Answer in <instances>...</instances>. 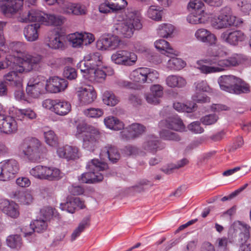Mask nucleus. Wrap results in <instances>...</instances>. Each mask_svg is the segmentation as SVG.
I'll return each instance as SVG.
<instances>
[{
	"mask_svg": "<svg viewBox=\"0 0 251 251\" xmlns=\"http://www.w3.org/2000/svg\"><path fill=\"white\" fill-rule=\"evenodd\" d=\"M103 102L108 106H114L119 102V98L111 91H105L102 94Z\"/></svg>",
	"mask_w": 251,
	"mask_h": 251,
	"instance_id": "38",
	"label": "nucleus"
},
{
	"mask_svg": "<svg viewBox=\"0 0 251 251\" xmlns=\"http://www.w3.org/2000/svg\"><path fill=\"white\" fill-rule=\"evenodd\" d=\"M151 93L157 97L161 98L163 94V88L159 84H155L151 87Z\"/></svg>",
	"mask_w": 251,
	"mask_h": 251,
	"instance_id": "64",
	"label": "nucleus"
},
{
	"mask_svg": "<svg viewBox=\"0 0 251 251\" xmlns=\"http://www.w3.org/2000/svg\"><path fill=\"white\" fill-rule=\"evenodd\" d=\"M240 10L245 14H248L251 11V3L247 0H243L238 3Z\"/></svg>",
	"mask_w": 251,
	"mask_h": 251,
	"instance_id": "63",
	"label": "nucleus"
},
{
	"mask_svg": "<svg viewBox=\"0 0 251 251\" xmlns=\"http://www.w3.org/2000/svg\"><path fill=\"white\" fill-rule=\"evenodd\" d=\"M45 85L47 92L56 93L65 90L68 86V82L64 79L53 77L47 80Z\"/></svg>",
	"mask_w": 251,
	"mask_h": 251,
	"instance_id": "16",
	"label": "nucleus"
},
{
	"mask_svg": "<svg viewBox=\"0 0 251 251\" xmlns=\"http://www.w3.org/2000/svg\"><path fill=\"white\" fill-rule=\"evenodd\" d=\"M41 215L44 217V219L47 221L52 217H54L59 219L60 215L56 211V209L50 207H47L42 208L40 211Z\"/></svg>",
	"mask_w": 251,
	"mask_h": 251,
	"instance_id": "48",
	"label": "nucleus"
},
{
	"mask_svg": "<svg viewBox=\"0 0 251 251\" xmlns=\"http://www.w3.org/2000/svg\"><path fill=\"white\" fill-rule=\"evenodd\" d=\"M170 128L176 131H184L185 130V126L182 120L176 117H169L166 120L161 121L159 123V126Z\"/></svg>",
	"mask_w": 251,
	"mask_h": 251,
	"instance_id": "24",
	"label": "nucleus"
},
{
	"mask_svg": "<svg viewBox=\"0 0 251 251\" xmlns=\"http://www.w3.org/2000/svg\"><path fill=\"white\" fill-rule=\"evenodd\" d=\"M19 66L15 68L19 73L28 72L37 69L38 66L41 62L42 57L39 54H30L27 52L22 59H19Z\"/></svg>",
	"mask_w": 251,
	"mask_h": 251,
	"instance_id": "8",
	"label": "nucleus"
},
{
	"mask_svg": "<svg viewBox=\"0 0 251 251\" xmlns=\"http://www.w3.org/2000/svg\"><path fill=\"white\" fill-rule=\"evenodd\" d=\"M26 91L29 97L37 98L40 95L47 92V90L45 84H39L38 86H27Z\"/></svg>",
	"mask_w": 251,
	"mask_h": 251,
	"instance_id": "32",
	"label": "nucleus"
},
{
	"mask_svg": "<svg viewBox=\"0 0 251 251\" xmlns=\"http://www.w3.org/2000/svg\"><path fill=\"white\" fill-rule=\"evenodd\" d=\"M174 29L175 28L173 25L164 23L160 24L158 26L157 32L160 36L163 38H167L173 33Z\"/></svg>",
	"mask_w": 251,
	"mask_h": 251,
	"instance_id": "41",
	"label": "nucleus"
},
{
	"mask_svg": "<svg viewBox=\"0 0 251 251\" xmlns=\"http://www.w3.org/2000/svg\"><path fill=\"white\" fill-rule=\"evenodd\" d=\"M30 226L32 228V231L25 232V236L31 235L33 231L40 232L44 231L47 229L48 225L47 221L44 219H39L34 220L30 224Z\"/></svg>",
	"mask_w": 251,
	"mask_h": 251,
	"instance_id": "31",
	"label": "nucleus"
},
{
	"mask_svg": "<svg viewBox=\"0 0 251 251\" xmlns=\"http://www.w3.org/2000/svg\"><path fill=\"white\" fill-rule=\"evenodd\" d=\"M40 27L38 24H34L28 25L25 27L24 35L27 41L34 42L38 39Z\"/></svg>",
	"mask_w": 251,
	"mask_h": 251,
	"instance_id": "26",
	"label": "nucleus"
},
{
	"mask_svg": "<svg viewBox=\"0 0 251 251\" xmlns=\"http://www.w3.org/2000/svg\"><path fill=\"white\" fill-rule=\"evenodd\" d=\"M236 18L230 14L229 10L225 8L221 10L218 16L211 19V24L213 27L217 29L226 28L236 24Z\"/></svg>",
	"mask_w": 251,
	"mask_h": 251,
	"instance_id": "9",
	"label": "nucleus"
},
{
	"mask_svg": "<svg viewBox=\"0 0 251 251\" xmlns=\"http://www.w3.org/2000/svg\"><path fill=\"white\" fill-rule=\"evenodd\" d=\"M142 28L140 13L131 10L127 12L125 19L115 24L112 32L119 38L129 39L133 36L135 30Z\"/></svg>",
	"mask_w": 251,
	"mask_h": 251,
	"instance_id": "1",
	"label": "nucleus"
},
{
	"mask_svg": "<svg viewBox=\"0 0 251 251\" xmlns=\"http://www.w3.org/2000/svg\"><path fill=\"white\" fill-rule=\"evenodd\" d=\"M62 176L63 174L59 169L50 167L47 180L49 181H56L61 179Z\"/></svg>",
	"mask_w": 251,
	"mask_h": 251,
	"instance_id": "52",
	"label": "nucleus"
},
{
	"mask_svg": "<svg viewBox=\"0 0 251 251\" xmlns=\"http://www.w3.org/2000/svg\"><path fill=\"white\" fill-rule=\"evenodd\" d=\"M163 12L157 6H151L147 11V15L149 18L153 20L159 21L162 19Z\"/></svg>",
	"mask_w": 251,
	"mask_h": 251,
	"instance_id": "45",
	"label": "nucleus"
},
{
	"mask_svg": "<svg viewBox=\"0 0 251 251\" xmlns=\"http://www.w3.org/2000/svg\"><path fill=\"white\" fill-rule=\"evenodd\" d=\"M155 47L159 50L165 51L169 54L176 55L177 51L170 47L169 43L163 39H160L156 41L154 43Z\"/></svg>",
	"mask_w": 251,
	"mask_h": 251,
	"instance_id": "37",
	"label": "nucleus"
},
{
	"mask_svg": "<svg viewBox=\"0 0 251 251\" xmlns=\"http://www.w3.org/2000/svg\"><path fill=\"white\" fill-rule=\"evenodd\" d=\"M185 62L180 58H171L168 62V67L172 70H179L185 67Z\"/></svg>",
	"mask_w": 251,
	"mask_h": 251,
	"instance_id": "47",
	"label": "nucleus"
},
{
	"mask_svg": "<svg viewBox=\"0 0 251 251\" xmlns=\"http://www.w3.org/2000/svg\"><path fill=\"white\" fill-rule=\"evenodd\" d=\"M60 208L63 210H66L71 213H75L76 210V206L74 198L69 199L65 203H61Z\"/></svg>",
	"mask_w": 251,
	"mask_h": 251,
	"instance_id": "57",
	"label": "nucleus"
},
{
	"mask_svg": "<svg viewBox=\"0 0 251 251\" xmlns=\"http://www.w3.org/2000/svg\"><path fill=\"white\" fill-rule=\"evenodd\" d=\"M137 59L135 53L125 50H118L111 56L112 60L116 64L126 66L133 65Z\"/></svg>",
	"mask_w": 251,
	"mask_h": 251,
	"instance_id": "10",
	"label": "nucleus"
},
{
	"mask_svg": "<svg viewBox=\"0 0 251 251\" xmlns=\"http://www.w3.org/2000/svg\"><path fill=\"white\" fill-rule=\"evenodd\" d=\"M218 119L215 114H209L201 119V122L205 125H210L215 124Z\"/></svg>",
	"mask_w": 251,
	"mask_h": 251,
	"instance_id": "60",
	"label": "nucleus"
},
{
	"mask_svg": "<svg viewBox=\"0 0 251 251\" xmlns=\"http://www.w3.org/2000/svg\"><path fill=\"white\" fill-rule=\"evenodd\" d=\"M46 143L49 146L56 147L58 143V137L52 130H49L44 133Z\"/></svg>",
	"mask_w": 251,
	"mask_h": 251,
	"instance_id": "50",
	"label": "nucleus"
},
{
	"mask_svg": "<svg viewBox=\"0 0 251 251\" xmlns=\"http://www.w3.org/2000/svg\"><path fill=\"white\" fill-rule=\"evenodd\" d=\"M76 95L81 105H88L93 103L97 97L96 90L91 86L79 88Z\"/></svg>",
	"mask_w": 251,
	"mask_h": 251,
	"instance_id": "11",
	"label": "nucleus"
},
{
	"mask_svg": "<svg viewBox=\"0 0 251 251\" xmlns=\"http://www.w3.org/2000/svg\"><path fill=\"white\" fill-rule=\"evenodd\" d=\"M127 5L126 0H105L99 7L100 11L102 13L117 12L125 8Z\"/></svg>",
	"mask_w": 251,
	"mask_h": 251,
	"instance_id": "14",
	"label": "nucleus"
},
{
	"mask_svg": "<svg viewBox=\"0 0 251 251\" xmlns=\"http://www.w3.org/2000/svg\"><path fill=\"white\" fill-rule=\"evenodd\" d=\"M100 155L102 160L108 159L113 163L116 162L120 158V154L117 148L112 145H107L103 148Z\"/></svg>",
	"mask_w": 251,
	"mask_h": 251,
	"instance_id": "20",
	"label": "nucleus"
},
{
	"mask_svg": "<svg viewBox=\"0 0 251 251\" xmlns=\"http://www.w3.org/2000/svg\"><path fill=\"white\" fill-rule=\"evenodd\" d=\"M71 110V104L65 100H56L55 106L52 112L60 116L67 115Z\"/></svg>",
	"mask_w": 251,
	"mask_h": 251,
	"instance_id": "29",
	"label": "nucleus"
},
{
	"mask_svg": "<svg viewBox=\"0 0 251 251\" xmlns=\"http://www.w3.org/2000/svg\"><path fill=\"white\" fill-rule=\"evenodd\" d=\"M24 0H8L0 5L2 13L6 16H11L17 13L23 7Z\"/></svg>",
	"mask_w": 251,
	"mask_h": 251,
	"instance_id": "18",
	"label": "nucleus"
},
{
	"mask_svg": "<svg viewBox=\"0 0 251 251\" xmlns=\"http://www.w3.org/2000/svg\"><path fill=\"white\" fill-rule=\"evenodd\" d=\"M0 210L7 216L17 218L19 216V206L16 202L7 200H0Z\"/></svg>",
	"mask_w": 251,
	"mask_h": 251,
	"instance_id": "19",
	"label": "nucleus"
},
{
	"mask_svg": "<svg viewBox=\"0 0 251 251\" xmlns=\"http://www.w3.org/2000/svg\"><path fill=\"white\" fill-rule=\"evenodd\" d=\"M90 218L87 216L83 218L78 226L74 230L71 236V241H75L77 237L84 230L85 228L89 226Z\"/></svg>",
	"mask_w": 251,
	"mask_h": 251,
	"instance_id": "36",
	"label": "nucleus"
},
{
	"mask_svg": "<svg viewBox=\"0 0 251 251\" xmlns=\"http://www.w3.org/2000/svg\"><path fill=\"white\" fill-rule=\"evenodd\" d=\"M204 4L200 0H191L188 3V7L189 9H195L198 11V12L200 11L201 13L203 11L202 9Z\"/></svg>",
	"mask_w": 251,
	"mask_h": 251,
	"instance_id": "59",
	"label": "nucleus"
},
{
	"mask_svg": "<svg viewBox=\"0 0 251 251\" xmlns=\"http://www.w3.org/2000/svg\"><path fill=\"white\" fill-rule=\"evenodd\" d=\"M17 129L18 124L13 117L0 114V132L11 134Z\"/></svg>",
	"mask_w": 251,
	"mask_h": 251,
	"instance_id": "15",
	"label": "nucleus"
},
{
	"mask_svg": "<svg viewBox=\"0 0 251 251\" xmlns=\"http://www.w3.org/2000/svg\"><path fill=\"white\" fill-rule=\"evenodd\" d=\"M50 167V166L37 165L32 168L30 170L29 173L35 178L41 180H47Z\"/></svg>",
	"mask_w": 251,
	"mask_h": 251,
	"instance_id": "28",
	"label": "nucleus"
},
{
	"mask_svg": "<svg viewBox=\"0 0 251 251\" xmlns=\"http://www.w3.org/2000/svg\"><path fill=\"white\" fill-rule=\"evenodd\" d=\"M21 237L18 235H10L6 240L7 245L11 248H15L21 245Z\"/></svg>",
	"mask_w": 251,
	"mask_h": 251,
	"instance_id": "56",
	"label": "nucleus"
},
{
	"mask_svg": "<svg viewBox=\"0 0 251 251\" xmlns=\"http://www.w3.org/2000/svg\"><path fill=\"white\" fill-rule=\"evenodd\" d=\"M77 67L78 69H80L82 73H84L83 76L86 78L87 76L89 75L93 69V68L88 63V62L86 59L80 61L77 64Z\"/></svg>",
	"mask_w": 251,
	"mask_h": 251,
	"instance_id": "54",
	"label": "nucleus"
},
{
	"mask_svg": "<svg viewBox=\"0 0 251 251\" xmlns=\"http://www.w3.org/2000/svg\"><path fill=\"white\" fill-rule=\"evenodd\" d=\"M160 138L165 140L179 141L181 138L178 134L168 130H162L159 132Z\"/></svg>",
	"mask_w": 251,
	"mask_h": 251,
	"instance_id": "49",
	"label": "nucleus"
},
{
	"mask_svg": "<svg viewBox=\"0 0 251 251\" xmlns=\"http://www.w3.org/2000/svg\"><path fill=\"white\" fill-rule=\"evenodd\" d=\"M4 167L10 172L11 176L15 178L16 175L19 170L18 162L15 159H10L1 162Z\"/></svg>",
	"mask_w": 251,
	"mask_h": 251,
	"instance_id": "39",
	"label": "nucleus"
},
{
	"mask_svg": "<svg viewBox=\"0 0 251 251\" xmlns=\"http://www.w3.org/2000/svg\"><path fill=\"white\" fill-rule=\"evenodd\" d=\"M81 134L83 148L88 151H94L100 136L99 130L94 126H85Z\"/></svg>",
	"mask_w": 251,
	"mask_h": 251,
	"instance_id": "7",
	"label": "nucleus"
},
{
	"mask_svg": "<svg viewBox=\"0 0 251 251\" xmlns=\"http://www.w3.org/2000/svg\"><path fill=\"white\" fill-rule=\"evenodd\" d=\"M19 66V64H16V66H14L13 67H9L8 68H12L15 71H11L5 74L4 76V79L6 81H14L16 84L20 85L21 78L18 75L17 73H19L17 71L15 68L18 67Z\"/></svg>",
	"mask_w": 251,
	"mask_h": 251,
	"instance_id": "46",
	"label": "nucleus"
},
{
	"mask_svg": "<svg viewBox=\"0 0 251 251\" xmlns=\"http://www.w3.org/2000/svg\"><path fill=\"white\" fill-rule=\"evenodd\" d=\"M221 39L233 46H236L239 42H243L246 38V35L241 30H227L222 33Z\"/></svg>",
	"mask_w": 251,
	"mask_h": 251,
	"instance_id": "13",
	"label": "nucleus"
},
{
	"mask_svg": "<svg viewBox=\"0 0 251 251\" xmlns=\"http://www.w3.org/2000/svg\"><path fill=\"white\" fill-rule=\"evenodd\" d=\"M48 44L50 48L53 49H62L64 46L62 37L57 33L53 37L50 38Z\"/></svg>",
	"mask_w": 251,
	"mask_h": 251,
	"instance_id": "44",
	"label": "nucleus"
},
{
	"mask_svg": "<svg viewBox=\"0 0 251 251\" xmlns=\"http://www.w3.org/2000/svg\"><path fill=\"white\" fill-rule=\"evenodd\" d=\"M84 114L89 118H96L102 116L103 111L100 108H89L83 111Z\"/></svg>",
	"mask_w": 251,
	"mask_h": 251,
	"instance_id": "53",
	"label": "nucleus"
},
{
	"mask_svg": "<svg viewBox=\"0 0 251 251\" xmlns=\"http://www.w3.org/2000/svg\"><path fill=\"white\" fill-rule=\"evenodd\" d=\"M16 114L20 120L25 118L33 120L36 119L37 117L35 112L30 108L18 109L16 111Z\"/></svg>",
	"mask_w": 251,
	"mask_h": 251,
	"instance_id": "42",
	"label": "nucleus"
},
{
	"mask_svg": "<svg viewBox=\"0 0 251 251\" xmlns=\"http://www.w3.org/2000/svg\"><path fill=\"white\" fill-rule=\"evenodd\" d=\"M218 81L221 90L231 94L238 95L250 91L249 84L234 75H222Z\"/></svg>",
	"mask_w": 251,
	"mask_h": 251,
	"instance_id": "4",
	"label": "nucleus"
},
{
	"mask_svg": "<svg viewBox=\"0 0 251 251\" xmlns=\"http://www.w3.org/2000/svg\"><path fill=\"white\" fill-rule=\"evenodd\" d=\"M145 130L146 127L144 126L134 123L126 128L121 132V136L123 139H133L142 135Z\"/></svg>",
	"mask_w": 251,
	"mask_h": 251,
	"instance_id": "17",
	"label": "nucleus"
},
{
	"mask_svg": "<svg viewBox=\"0 0 251 251\" xmlns=\"http://www.w3.org/2000/svg\"><path fill=\"white\" fill-rule=\"evenodd\" d=\"M188 129L192 132L196 134L201 133L204 131V129L201 126L199 122H194L188 126Z\"/></svg>",
	"mask_w": 251,
	"mask_h": 251,
	"instance_id": "61",
	"label": "nucleus"
},
{
	"mask_svg": "<svg viewBox=\"0 0 251 251\" xmlns=\"http://www.w3.org/2000/svg\"><path fill=\"white\" fill-rule=\"evenodd\" d=\"M57 153L60 158H65L68 160H75L79 157L78 148L68 145L59 148Z\"/></svg>",
	"mask_w": 251,
	"mask_h": 251,
	"instance_id": "21",
	"label": "nucleus"
},
{
	"mask_svg": "<svg viewBox=\"0 0 251 251\" xmlns=\"http://www.w3.org/2000/svg\"><path fill=\"white\" fill-rule=\"evenodd\" d=\"M143 148L145 151L154 153L158 150L164 149L165 146L161 144L157 137L151 135L148 136L147 140L144 143Z\"/></svg>",
	"mask_w": 251,
	"mask_h": 251,
	"instance_id": "23",
	"label": "nucleus"
},
{
	"mask_svg": "<svg viewBox=\"0 0 251 251\" xmlns=\"http://www.w3.org/2000/svg\"><path fill=\"white\" fill-rule=\"evenodd\" d=\"M167 85L170 87L181 88L184 87L186 84V80L178 75H172L168 76L166 79Z\"/></svg>",
	"mask_w": 251,
	"mask_h": 251,
	"instance_id": "34",
	"label": "nucleus"
},
{
	"mask_svg": "<svg viewBox=\"0 0 251 251\" xmlns=\"http://www.w3.org/2000/svg\"><path fill=\"white\" fill-rule=\"evenodd\" d=\"M25 46L21 42H17L13 46L12 50L14 55H7L5 59L0 61V70L8 68L9 67H13L19 64L20 59H22L26 51L25 50Z\"/></svg>",
	"mask_w": 251,
	"mask_h": 251,
	"instance_id": "6",
	"label": "nucleus"
},
{
	"mask_svg": "<svg viewBox=\"0 0 251 251\" xmlns=\"http://www.w3.org/2000/svg\"><path fill=\"white\" fill-rule=\"evenodd\" d=\"M148 186H151V184L147 180L143 179L140 180L138 184L134 186V191L138 192L144 191Z\"/></svg>",
	"mask_w": 251,
	"mask_h": 251,
	"instance_id": "62",
	"label": "nucleus"
},
{
	"mask_svg": "<svg viewBox=\"0 0 251 251\" xmlns=\"http://www.w3.org/2000/svg\"><path fill=\"white\" fill-rule=\"evenodd\" d=\"M105 125L109 128L120 130L124 128V124L116 117L109 116L104 119Z\"/></svg>",
	"mask_w": 251,
	"mask_h": 251,
	"instance_id": "33",
	"label": "nucleus"
},
{
	"mask_svg": "<svg viewBox=\"0 0 251 251\" xmlns=\"http://www.w3.org/2000/svg\"><path fill=\"white\" fill-rule=\"evenodd\" d=\"M19 154L31 161H38L43 156V148L40 141L35 138L24 139L18 147Z\"/></svg>",
	"mask_w": 251,
	"mask_h": 251,
	"instance_id": "3",
	"label": "nucleus"
},
{
	"mask_svg": "<svg viewBox=\"0 0 251 251\" xmlns=\"http://www.w3.org/2000/svg\"><path fill=\"white\" fill-rule=\"evenodd\" d=\"M195 35L198 40L202 42L208 43L210 45L215 44L216 42V36L206 29L201 28L197 30Z\"/></svg>",
	"mask_w": 251,
	"mask_h": 251,
	"instance_id": "25",
	"label": "nucleus"
},
{
	"mask_svg": "<svg viewBox=\"0 0 251 251\" xmlns=\"http://www.w3.org/2000/svg\"><path fill=\"white\" fill-rule=\"evenodd\" d=\"M196 104H193L192 106H189L180 102L174 103V108L178 112H186L190 113L193 112L196 109Z\"/></svg>",
	"mask_w": 251,
	"mask_h": 251,
	"instance_id": "55",
	"label": "nucleus"
},
{
	"mask_svg": "<svg viewBox=\"0 0 251 251\" xmlns=\"http://www.w3.org/2000/svg\"><path fill=\"white\" fill-rule=\"evenodd\" d=\"M63 19L61 17L54 15L44 14L43 23L46 25H59L63 23Z\"/></svg>",
	"mask_w": 251,
	"mask_h": 251,
	"instance_id": "43",
	"label": "nucleus"
},
{
	"mask_svg": "<svg viewBox=\"0 0 251 251\" xmlns=\"http://www.w3.org/2000/svg\"><path fill=\"white\" fill-rule=\"evenodd\" d=\"M121 40L116 35H106L100 38L97 42V47L100 50H113L117 49Z\"/></svg>",
	"mask_w": 251,
	"mask_h": 251,
	"instance_id": "12",
	"label": "nucleus"
},
{
	"mask_svg": "<svg viewBox=\"0 0 251 251\" xmlns=\"http://www.w3.org/2000/svg\"><path fill=\"white\" fill-rule=\"evenodd\" d=\"M107 165L98 159H92L88 162L87 168L88 172L82 174L78 177L80 182L85 183H94L101 181L103 179V175L100 171L106 170Z\"/></svg>",
	"mask_w": 251,
	"mask_h": 251,
	"instance_id": "5",
	"label": "nucleus"
},
{
	"mask_svg": "<svg viewBox=\"0 0 251 251\" xmlns=\"http://www.w3.org/2000/svg\"><path fill=\"white\" fill-rule=\"evenodd\" d=\"M14 196L18 201L23 204L29 205L33 200L31 194L28 191L16 192Z\"/></svg>",
	"mask_w": 251,
	"mask_h": 251,
	"instance_id": "35",
	"label": "nucleus"
},
{
	"mask_svg": "<svg viewBox=\"0 0 251 251\" xmlns=\"http://www.w3.org/2000/svg\"><path fill=\"white\" fill-rule=\"evenodd\" d=\"M148 68H139L133 71L130 74V78L132 81L140 83L147 82Z\"/></svg>",
	"mask_w": 251,
	"mask_h": 251,
	"instance_id": "27",
	"label": "nucleus"
},
{
	"mask_svg": "<svg viewBox=\"0 0 251 251\" xmlns=\"http://www.w3.org/2000/svg\"><path fill=\"white\" fill-rule=\"evenodd\" d=\"M44 14L39 10L31 9L20 16L18 20L21 23L39 22L43 24Z\"/></svg>",
	"mask_w": 251,
	"mask_h": 251,
	"instance_id": "22",
	"label": "nucleus"
},
{
	"mask_svg": "<svg viewBox=\"0 0 251 251\" xmlns=\"http://www.w3.org/2000/svg\"><path fill=\"white\" fill-rule=\"evenodd\" d=\"M84 59L87 61L88 63L93 69L101 66L102 64V56L98 52L90 53L85 56Z\"/></svg>",
	"mask_w": 251,
	"mask_h": 251,
	"instance_id": "30",
	"label": "nucleus"
},
{
	"mask_svg": "<svg viewBox=\"0 0 251 251\" xmlns=\"http://www.w3.org/2000/svg\"><path fill=\"white\" fill-rule=\"evenodd\" d=\"M106 75L103 71L95 68L93 69L89 76H86V79L91 82H102L104 80Z\"/></svg>",
	"mask_w": 251,
	"mask_h": 251,
	"instance_id": "40",
	"label": "nucleus"
},
{
	"mask_svg": "<svg viewBox=\"0 0 251 251\" xmlns=\"http://www.w3.org/2000/svg\"><path fill=\"white\" fill-rule=\"evenodd\" d=\"M13 179H14V178L11 176V174L1 162L0 165V180L6 181Z\"/></svg>",
	"mask_w": 251,
	"mask_h": 251,
	"instance_id": "58",
	"label": "nucleus"
},
{
	"mask_svg": "<svg viewBox=\"0 0 251 251\" xmlns=\"http://www.w3.org/2000/svg\"><path fill=\"white\" fill-rule=\"evenodd\" d=\"M82 38L83 34L82 33L76 32L69 35V41L73 47H79L83 44Z\"/></svg>",
	"mask_w": 251,
	"mask_h": 251,
	"instance_id": "51",
	"label": "nucleus"
},
{
	"mask_svg": "<svg viewBox=\"0 0 251 251\" xmlns=\"http://www.w3.org/2000/svg\"><path fill=\"white\" fill-rule=\"evenodd\" d=\"M201 61L212 65L209 66L202 65L198 67L202 73L207 74L221 72L225 71L227 68L238 65L241 63L242 59L238 54L234 55L227 59H222L219 55L212 53L209 58L202 60Z\"/></svg>",
	"mask_w": 251,
	"mask_h": 251,
	"instance_id": "2",
	"label": "nucleus"
}]
</instances>
